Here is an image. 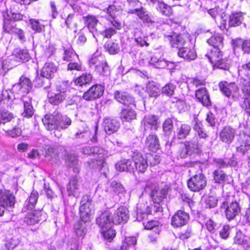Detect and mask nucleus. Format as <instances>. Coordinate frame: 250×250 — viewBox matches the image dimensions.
<instances>
[{
  "label": "nucleus",
  "mask_w": 250,
  "mask_h": 250,
  "mask_svg": "<svg viewBox=\"0 0 250 250\" xmlns=\"http://www.w3.org/2000/svg\"><path fill=\"white\" fill-rule=\"evenodd\" d=\"M112 190L117 194L119 197L124 196L125 191L123 186L119 182L114 181L111 182L110 185Z\"/></svg>",
  "instance_id": "obj_48"
},
{
  "label": "nucleus",
  "mask_w": 250,
  "mask_h": 250,
  "mask_svg": "<svg viewBox=\"0 0 250 250\" xmlns=\"http://www.w3.org/2000/svg\"><path fill=\"white\" fill-rule=\"evenodd\" d=\"M178 56L187 60H194L196 58V53L193 48L181 47L178 52Z\"/></svg>",
  "instance_id": "obj_28"
},
{
  "label": "nucleus",
  "mask_w": 250,
  "mask_h": 250,
  "mask_svg": "<svg viewBox=\"0 0 250 250\" xmlns=\"http://www.w3.org/2000/svg\"><path fill=\"white\" fill-rule=\"evenodd\" d=\"M78 56L71 47L64 49L63 60L67 62L73 61L78 59Z\"/></svg>",
  "instance_id": "obj_52"
},
{
  "label": "nucleus",
  "mask_w": 250,
  "mask_h": 250,
  "mask_svg": "<svg viewBox=\"0 0 250 250\" xmlns=\"http://www.w3.org/2000/svg\"><path fill=\"white\" fill-rule=\"evenodd\" d=\"M104 87L101 84H95L85 92L83 98L87 101H92L101 97L104 93Z\"/></svg>",
  "instance_id": "obj_15"
},
{
  "label": "nucleus",
  "mask_w": 250,
  "mask_h": 250,
  "mask_svg": "<svg viewBox=\"0 0 250 250\" xmlns=\"http://www.w3.org/2000/svg\"><path fill=\"white\" fill-rule=\"evenodd\" d=\"M65 164L67 167H72L75 173L79 172L78 166V160L77 157L74 154L68 155L65 157Z\"/></svg>",
  "instance_id": "obj_36"
},
{
  "label": "nucleus",
  "mask_w": 250,
  "mask_h": 250,
  "mask_svg": "<svg viewBox=\"0 0 250 250\" xmlns=\"http://www.w3.org/2000/svg\"><path fill=\"white\" fill-rule=\"evenodd\" d=\"M97 223L102 229L112 228L114 224L112 216L108 211L103 212L97 219Z\"/></svg>",
  "instance_id": "obj_18"
},
{
  "label": "nucleus",
  "mask_w": 250,
  "mask_h": 250,
  "mask_svg": "<svg viewBox=\"0 0 250 250\" xmlns=\"http://www.w3.org/2000/svg\"><path fill=\"white\" fill-rule=\"evenodd\" d=\"M104 129L106 133L111 135L116 132L120 127V123L115 120L105 118L103 122Z\"/></svg>",
  "instance_id": "obj_23"
},
{
  "label": "nucleus",
  "mask_w": 250,
  "mask_h": 250,
  "mask_svg": "<svg viewBox=\"0 0 250 250\" xmlns=\"http://www.w3.org/2000/svg\"><path fill=\"white\" fill-rule=\"evenodd\" d=\"M103 234L104 239L109 242L112 240L116 235L115 230L111 228L103 229Z\"/></svg>",
  "instance_id": "obj_61"
},
{
  "label": "nucleus",
  "mask_w": 250,
  "mask_h": 250,
  "mask_svg": "<svg viewBox=\"0 0 250 250\" xmlns=\"http://www.w3.org/2000/svg\"><path fill=\"white\" fill-rule=\"evenodd\" d=\"M67 88L58 87L55 92L48 91L47 97L49 102L53 105H58L63 101L67 97Z\"/></svg>",
  "instance_id": "obj_9"
},
{
  "label": "nucleus",
  "mask_w": 250,
  "mask_h": 250,
  "mask_svg": "<svg viewBox=\"0 0 250 250\" xmlns=\"http://www.w3.org/2000/svg\"><path fill=\"white\" fill-rule=\"evenodd\" d=\"M230 61L227 57H221L212 64L214 67L228 70L230 67Z\"/></svg>",
  "instance_id": "obj_39"
},
{
  "label": "nucleus",
  "mask_w": 250,
  "mask_h": 250,
  "mask_svg": "<svg viewBox=\"0 0 250 250\" xmlns=\"http://www.w3.org/2000/svg\"><path fill=\"white\" fill-rule=\"evenodd\" d=\"M208 43L212 46V48H220L223 47V38L219 34H215L208 40Z\"/></svg>",
  "instance_id": "obj_35"
},
{
  "label": "nucleus",
  "mask_w": 250,
  "mask_h": 250,
  "mask_svg": "<svg viewBox=\"0 0 250 250\" xmlns=\"http://www.w3.org/2000/svg\"><path fill=\"white\" fill-rule=\"evenodd\" d=\"M60 119L58 120L57 128L56 130H61V129H65L71 124V120L66 116H63L59 112Z\"/></svg>",
  "instance_id": "obj_40"
},
{
  "label": "nucleus",
  "mask_w": 250,
  "mask_h": 250,
  "mask_svg": "<svg viewBox=\"0 0 250 250\" xmlns=\"http://www.w3.org/2000/svg\"><path fill=\"white\" fill-rule=\"evenodd\" d=\"M160 146L159 140L156 135L150 134L146 138L145 146L148 150L155 152L160 148Z\"/></svg>",
  "instance_id": "obj_24"
},
{
  "label": "nucleus",
  "mask_w": 250,
  "mask_h": 250,
  "mask_svg": "<svg viewBox=\"0 0 250 250\" xmlns=\"http://www.w3.org/2000/svg\"><path fill=\"white\" fill-rule=\"evenodd\" d=\"M221 49L220 48H211L209 52L206 54V56L212 64L218 59L223 57V53L221 51Z\"/></svg>",
  "instance_id": "obj_34"
},
{
  "label": "nucleus",
  "mask_w": 250,
  "mask_h": 250,
  "mask_svg": "<svg viewBox=\"0 0 250 250\" xmlns=\"http://www.w3.org/2000/svg\"><path fill=\"white\" fill-rule=\"evenodd\" d=\"M197 141V139L195 138L190 141L186 142L181 145L179 154L182 158H186L188 155H191L199 149Z\"/></svg>",
  "instance_id": "obj_12"
},
{
  "label": "nucleus",
  "mask_w": 250,
  "mask_h": 250,
  "mask_svg": "<svg viewBox=\"0 0 250 250\" xmlns=\"http://www.w3.org/2000/svg\"><path fill=\"white\" fill-rule=\"evenodd\" d=\"M115 99L124 104H133L134 103V98L125 92L116 91L115 93Z\"/></svg>",
  "instance_id": "obj_29"
},
{
  "label": "nucleus",
  "mask_w": 250,
  "mask_h": 250,
  "mask_svg": "<svg viewBox=\"0 0 250 250\" xmlns=\"http://www.w3.org/2000/svg\"><path fill=\"white\" fill-rule=\"evenodd\" d=\"M241 210L240 205L237 202H232L227 208L225 213L227 218L231 220L239 214Z\"/></svg>",
  "instance_id": "obj_25"
},
{
  "label": "nucleus",
  "mask_w": 250,
  "mask_h": 250,
  "mask_svg": "<svg viewBox=\"0 0 250 250\" xmlns=\"http://www.w3.org/2000/svg\"><path fill=\"white\" fill-rule=\"evenodd\" d=\"M16 17H3V28L4 30L9 32V26L12 27L13 26L11 24V22L21 20V19H16Z\"/></svg>",
  "instance_id": "obj_62"
},
{
  "label": "nucleus",
  "mask_w": 250,
  "mask_h": 250,
  "mask_svg": "<svg viewBox=\"0 0 250 250\" xmlns=\"http://www.w3.org/2000/svg\"><path fill=\"white\" fill-rule=\"evenodd\" d=\"M105 47L107 51L110 54H116L120 50L118 44L112 42H107L105 45Z\"/></svg>",
  "instance_id": "obj_57"
},
{
  "label": "nucleus",
  "mask_w": 250,
  "mask_h": 250,
  "mask_svg": "<svg viewBox=\"0 0 250 250\" xmlns=\"http://www.w3.org/2000/svg\"><path fill=\"white\" fill-rule=\"evenodd\" d=\"M50 79L41 76L37 77L35 80V85L38 87H43L44 89H47L51 85Z\"/></svg>",
  "instance_id": "obj_50"
},
{
  "label": "nucleus",
  "mask_w": 250,
  "mask_h": 250,
  "mask_svg": "<svg viewBox=\"0 0 250 250\" xmlns=\"http://www.w3.org/2000/svg\"><path fill=\"white\" fill-rule=\"evenodd\" d=\"M219 86L220 91L227 97H229L232 91L236 89V86L234 83L222 82L219 83Z\"/></svg>",
  "instance_id": "obj_30"
},
{
  "label": "nucleus",
  "mask_w": 250,
  "mask_h": 250,
  "mask_svg": "<svg viewBox=\"0 0 250 250\" xmlns=\"http://www.w3.org/2000/svg\"><path fill=\"white\" fill-rule=\"evenodd\" d=\"M10 59V62L15 61L16 65L17 62H27L30 59L28 52L26 49L16 48L14 50L13 54L8 58Z\"/></svg>",
  "instance_id": "obj_17"
},
{
  "label": "nucleus",
  "mask_w": 250,
  "mask_h": 250,
  "mask_svg": "<svg viewBox=\"0 0 250 250\" xmlns=\"http://www.w3.org/2000/svg\"><path fill=\"white\" fill-rule=\"evenodd\" d=\"M112 217L114 224L125 223L129 218L128 210L125 207H120L115 211Z\"/></svg>",
  "instance_id": "obj_20"
},
{
  "label": "nucleus",
  "mask_w": 250,
  "mask_h": 250,
  "mask_svg": "<svg viewBox=\"0 0 250 250\" xmlns=\"http://www.w3.org/2000/svg\"><path fill=\"white\" fill-rule=\"evenodd\" d=\"M176 88V86L175 84L169 83L162 88V93L167 97H171L174 94Z\"/></svg>",
  "instance_id": "obj_55"
},
{
  "label": "nucleus",
  "mask_w": 250,
  "mask_h": 250,
  "mask_svg": "<svg viewBox=\"0 0 250 250\" xmlns=\"http://www.w3.org/2000/svg\"><path fill=\"white\" fill-rule=\"evenodd\" d=\"M120 117L123 121L130 122L136 119V113L134 110L127 107L122 110Z\"/></svg>",
  "instance_id": "obj_33"
},
{
  "label": "nucleus",
  "mask_w": 250,
  "mask_h": 250,
  "mask_svg": "<svg viewBox=\"0 0 250 250\" xmlns=\"http://www.w3.org/2000/svg\"><path fill=\"white\" fill-rule=\"evenodd\" d=\"M38 198L37 191H33L31 193L29 198L25 201V205L28 209H32L34 208Z\"/></svg>",
  "instance_id": "obj_47"
},
{
  "label": "nucleus",
  "mask_w": 250,
  "mask_h": 250,
  "mask_svg": "<svg viewBox=\"0 0 250 250\" xmlns=\"http://www.w3.org/2000/svg\"><path fill=\"white\" fill-rule=\"evenodd\" d=\"M250 61L243 64L238 68V74L240 77V85L244 94L250 97Z\"/></svg>",
  "instance_id": "obj_2"
},
{
  "label": "nucleus",
  "mask_w": 250,
  "mask_h": 250,
  "mask_svg": "<svg viewBox=\"0 0 250 250\" xmlns=\"http://www.w3.org/2000/svg\"><path fill=\"white\" fill-rule=\"evenodd\" d=\"M58 70V66L53 62H47L41 70L40 75L42 77L52 79Z\"/></svg>",
  "instance_id": "obj_21"
},
{
  "label": "nucleus",
  "mask_w": 250,
  "mask_h": 250,
  "mask_svg": "<svg viewBox=\"0 0 250 250\" xmlns=\"http://www.w3.org/2000/svg\"><path fill=\"white\" fill-rule=\"evenodd\" d=\"M187 185L188 188L191 191L194 192L199 191L206 187V177L202 173L195 174L188 180Z\"/></svg>",
  "instance_id": "obj_6"
},
{
  "label": "nucleus",
  "mask_w": 250,
  "mask_h": 250,
  "mask_svg": "<svg viewBox=\"0 0 250 250\" xmlns=\"http://www.w3.org/2000/svg\"><path fill=\"white\" fill-rule=\"evenodd\" d=\"M83 21L90 31L94 35L96 31V26L98 24V20L95 17H83Z\"/></svg>",
  "instance_id": "obj_43"
},
{
  "label": "nucleus",
  "mask_w": 250,
  "mask_h": 250,
  "mask_svg": "<svg viewBox=\"0 0 250 250\" xmlns=\"http://www.w3.org/2000/svg\"><path fill=\"white\" fill-rule=\"evenodd\" d=\"M206 227L210 233H214L219 228L220 225L217 224L211 219H208L206 222Z\"/></svg>",
  "instance_id": "obj_59"
},
{
  "label": "nucleus",
  "mask_w": 250,
  "mask_h": 250,
  "mask_svg": "<svg viewBox=\"0 0 250 250\" xmlns=\"http://www.w3.org/2000/svg\"><path fill=\"white\" fill-rule=\"evenodd\" d=\"M89 66L101 75L107 76L109 74V68L107 62L101 55L94 54L89 61Z\"/></svg>",
  "instance_id": "obj_4"
},
{
  "label": "nucleus",
  "mask_w": 250,
  "mask_h": 250,
  "mask_svg": "<svg viewBox=\"0 0 250 250\" xmlns=\"http://www.w3.org/2000/svg\"><path fill=\"white\" fill-rule=\"evenodd\" d=\"M92 79V76L91 74L85 73L77 78L75 80V83L76 85L82 86L90 83Z\"/></svg>",
  "instance_id": "obj_53"
},
{
  "label": "nucleus",
  "mask_w": 250,
  "mask_h": 250,
  "mask_svg": "<svg viewBox=\"0 0 250 250\" xmlns=\"http://www.w3.org/2000/svg\"><path fill=\"white\" fill-rule=\"evenodd\" d=\"M218 200L214 196H208L205 200L206 208H212L216 206Z\"/></svg>",
  "instance_id": "obj_64"
},
{
  "label": "nucleus",
  "mask_w": 250,
  "mask_h": 250,
  "mask_svg": "<svg viewBox=\"0 0 250 250\" xmlns=\"http://www.w3.org/2000/svg\"><path fill=\"white\" fill-rule=\"evenodd\" d=\"M79 188V185L78 184V180L76 178L71 179L67 186V190L69 196L73 195L76 196L77 191Z\"/></svg>",
  "instance_id": "obj_41"
},
{
  "label": "nucleus",
  "mask_w": 250,
  "mask_h": 250,
  "mask_svg": "<svg viewBox=\"0 0 250 250\" xmlns=\"http://www.w3.org/2000/svg\"><path fill=\"white\" fill-rule=\"evenodd\" d=\"M147 158L148 163L151 166H154L159 164L160 162V157L157 155H153L151 154H147L146 155Z\"/></svg>",
  "instance_id": "obj_63"
},
{
  "label": "nucleus",
  "mask_w": 250,
  "mask_h": 250,
  "mask_svg": "<svg viewBox=\"0 0 250 250\" xmlns=\"http://www.w3.org/2000/svg\"><path fill=\"white\" fill-rule=\"evenodd\" d=\"M132 160L136 170L138 172L144 173L148 166L146 155H143L140 153H134Z\"/></svg>",
  "instance_id": "obj_16"
},
{
  "label": "nucleus",
  "mask_w": 250,
  "mask_h": 250,
  "mask_svg": "<svg viewBox=\"0 0 250 250\" xmlns=\"http://www.w3.org/2000/svg\"><path fill=\"white\" fill-rule=\"evenodd\" d=\"M19 120L17 118L14 119L11 122L12 129H8V134L12 137H16L21 135V130L17 127Z\"/></svg>",
  "instance_id": "obj_45"
},
{
  "label": "nucleus",
  "mask_w": 250,
  "mask_h": 250,
  "mask_svg": "<svg viewBox=\"0 0 250 250\" xmlns=\"http://www.w3.org/2000/svg\"><path fill=\"white\" fill-rule=\"evenodd\" d=\"M165 38H167L169 41L172 47H176L179 49L183 47L185 45L186 41L182 35H178L174 32H172L170 34L165 35Z\"/></svg>",
  "instance_id": "obj_22"
},
{
  "label": "nucleus",
  "mask_w": 250,
  "mask_h": 250,
  "mask_svg": "<svg viewBox=\"0 0 250 250\" xmlns=\"http://www.w3.org/2000/svg\"><path fill=\"white\" fill-rule=\"evenodd\" d=\"M32 99L31 98L24 97L22 98L24 110L21 113L23 117L27 118L31 117L34 113V110L31 104Z\"/></svg>",
  "instance_id": "obj_27"
},
{
  "label": "nucleus",
  "mask_w": 250,
  "mask_h": 250,
  "mask_svg": "<svg viewBox=\"0 0 250 250\" xmlns=\"http://www.w3.org/2000/svg\"><path fill=\"white\" fill-rule=\"evenodd\" d=\"M235 135V130L229 126H226L220 131L219 138L222 142L229 145L233 141Z\"/></svg>",
  "instance_id": "obj_19"
},
{
  "label": "nucleus",
  "mask_w": 250,
  "mask_h": 250,
  "mask_svg": "<svg viewBox=\"0 0 250 250\" xmlns=\"http://www.w3.org/2000/svg\"><path fill=\"white\" fill-rule=\"evenodd\" d=\"M97 128V126H96L95 134L93 136L91 137L92 134L88 127L86 125L83 124V125L81 127L78 128L77 131L74 135L75 138L82 139L84 141H87L88 139H90L92 142H96L97 139L96 134Z\"/></svg>",
  "instance_id": "obj_13"
},
{
  "label": "nucleus",
  "mask_w": 250,
  "mask_h": 250,
  "mask_svg": "<svg viewBox=\"0 0 250 250\" xmlns=\"http://www.w3.org/2000/svg\"><path fill=\"white\" fill-rule=\"evenodd\" d=\"M145 228L146 229L152 230L155 233L159 234L162 228V225L156 220H150L146 224L144 223Z\"/></svg>",
  "instance_id": "obj_44"
},
{
  "label": "nucleus",
  "mask_w": 250,
  "mask_h": 250,
  "mask_svg": "<svg viewBox=\"0 0 250 250\" xmlns=\"http://www.w3.org/2000/svg\"><path fill=\"white\" fill-rule=\"evenodd\" d=\"M189 219V214L186 212L179 210L177 211L171 219V224L175 228L185 225Z\"/></svg>",
  "instance_id": "obj_14"
},
{
  "label": "nucleus",
  "mask_w": 250,
  "mask_h": 250,
  "mask_svg": "<svg viewBox=\"0 0 250 250\" xmlns=\"http://www.w3.org/2000/svg\"><path fill=\"white\" fill-rule=\"evenodd\" d=\"M60 117L59 112L57 110L54 111L52 114H46L42 119L46 129L49 131L56 130Z\"/></svg>",
  "instance_id": "obj_11"
},
{
  "label": "nucleus",
  "mask_w": 250,
  "mask_h": 250,
  "mask_svg": "<svg viewBox=\"0 0 250 250\" xmlns=\"http://www.w3.org/2000/svg\"><path fill=\"white\" fill-rule=\"evenodd\" d=\"M150 63L156 68H167L168 67L169 64H172L166 60H158L156 57H152Z\"/></svg>",
  "instance_id": "obj_49"
},
{
  "label": "nucleus",
  "mask_w": 250,
  "mask_h": 250,
  "mask_svg": "<svg viewBox=\"0 0 250 250\" xmlns=\"http://www.w3.org/2000/svg\"><path fill=\"white\" fill-rule=\"evenodd\" d=\"M160 121L159 117L153 114L146 115L141 122V127L145 131L149 130H156L159 127Z\"/></svg>",
  "instance_id": "obj_10"
},
{
  "label": "nucleus",
  "mask_w": 250,
  "mask_h": 250,
  "mask_svg": "<svg viewBox=\"0 0 250 250\" xmlns=\"http://www.w3.org/2000/svg\"><path fill=\"white\" fill-rule=\"evenodd\" d=\"M41 213L39 211H29L24 218V222L28 225H33L38 223L41 219Z\"/></svg>",
  "instance_id": "obj_31"
},
{
  "label": "nucleus",
  "mask_w": 250,
  "mask_h": 250,
  "mask_svg": "<svg viewBox=\"0 0 250 250\" xmlns=\"http://www.w3.org/2000/svg\"><path fill=\"white\" fill-rule=\"evenodd\" d=\"M32 88V83L31 80L24 76H21L19 79V83L13 85L12 92L13 94L24 97V95L28 94Z\"/></svg>",
  "instance_id": "obj_5"
},
{
  "label": "nucleus",
  "mask_w": 250,
  "mask_h": 250,
  "mask_svg": "<svg viewBox=\"0 0 250 250\" xmlns=\"http://www.w3.org/2000/svg\"><path fill=\"white\" fill-rule=\"evenodd\" d=\"M207 137V135L206 133L205 132L203 128H202L197 132H196L194 137L192 139H194L195 138L197 139L198 147L199 148L204 143L203 140H204Z\"/></svg>",
  "instance_id": "obj_56"
},
{
  "label": "nucleus",
  "mask_w": 250,
  "mask_h": 250,
  "mask_svg": "<svg viewBox=\"0 0 250 250\" xmlns=\"http://www.w3.org/2000/svg\"><path fill=\"white\" fill-rule=\"evenodd\" d=\"M195 96L203 105L208 106L210 104L209 96L206 88L202 87L197 89L196 91Z\"/></svg>",
  "instance_id": "obj_26"
},
{
  "label": "nucleus",
  "mask_w": 250,
  "mask_h": 250,
  "mask_svg": "<svg viewBox=\"0 0 250 250\" xmlns=\"http://www.w3.org/2000/svg\"><path fill=\"white\" fill-rule=\"evenodd\" d=\"M85 222L79 221L76 222L74 226L76 235L78 237H83L85 234Z\"/></svg>",
  "instance_id": "obj_54"
},
{
  "label": "nucleus",
  "mask_w": 250,
  "mask_h": 250,
  "mask_svg": "<svg viewBox=\"0 0 250 250\" xmlns=\"http://www.w3.org/2000/svg\"><path fill=\"white\" fill-rule=\"evenodd\" d=\"M213 179L215 183L222 184L228 179V176L221 170H215L213 172Z\"/></svg>",
  "instance_id": "obj_46"
},
{
  "label": "nucleus",
  "mask_w": 250,
  "mask_h": 250,
  "mask_svg": "<svg viewBox=\"0 0 250 250\" xmlns=\"http://www.w3.org/2000/svg\"><path fill=\"white\" fill-rule=\"evenodd\" d=\"M168 188L167 186L156 187L150 182H148L145 188V190L151 191L150 197L152 201L154 203V205L151 206L150 210H148L147 213L141 212L139 210L137 212L136 219L138 221H141L145 218L147 214H152L153 212H161L163 211V208L161 203L166 198L168 192Z\"/></svg>",
  "instance_id": "obj_1"
},
{
  "label": "nucleus",
  "mask_w": 250,
  "mask_h": 250,
  "mask_svg": "<svg viewBox=\"0 0 250 250\" xmlns=\"http://www.w3.org/2000/svg\"><path fill=\"white\" fill-rule=\"evenodd\" d=\"M15 61L10 62V59L8 58L4 60H0V75H4L7 71L16 66Z\"/></svg>",
  "instance_id": "obj_37"
},
{
  "label": "nucleus",
  "mask_w": 250,
  "mask_h": 250,
  "mask_svg": "<svg viewBox=\"0 0 250 250\" xmlns=\"http://www.w3.org/2000/svg\"><path fill=\"white\" fill-rule=\"evenodd\" d=\"M237 152L245 154L250 149V136L240 131L235 144Z\"/></svg>",
  "instance_id": "obj_8"
},
{
  "label": "nucleus",
  "mask_w": 250,
  "mask_h": 250,
  "mask_svg": "<svg viewBox=\"0 0 250 250\" xmlns=\"http://www.w3.org/2000/svg\"><path fill=\"white\" fill-rule=\"evenodd\" d=\"M15 203V197L9 191H0V216L3 215L5 210L12 207Z\"/></svg>",
  "instance_id": "obj_7"
},
{
  "label": "nucleus",
  "mask_w": 250,
  "mask_h": 250,
  "mask_svg": "<svg viewBox=\"0 0 250 250\" xmlns=\"http://www.w3.org/2000/svg\"><path fill=\"white\" fill-rule=\"evenodd\" d=\"M93 206L90 196L85 195L82 197L79 208L80 218L82 222L90 221L93 215Z\"/></svg>",
  "instance_id": "obj_3"
},
{
  "label": "nucleus",
  "mask_w": 250,
  "mask_h": 250,
  "mask_svg": "<svg viewBox=\"0 0 250 250\" xmlns=\"http://www.w3.org/2000/svg\"><path fill=\"white\" fill-rule=\"evenodd\" d=\"M191 130L190 126L187 124H182L177 129V137L178 139H184L189 134Z\"/></svg>",
  "instance_id": "obj_42"
},
{
  "label": "nucleus",
  "mask_w": 250,
  "mask_h": 250,
  "mask_svg": "<svg viewBox=\"0 0 250 250\" xmlns=\"http://www.w3.org/2000/svg\"><path fill=\"white\" fill-rule=\"evenodd\" d=\"M12 114L6 110L0 111V124H4L7 122H12L14 119Z\"/></svg>",
  "instance_id": "obj_51"
},
{
  "label": "nucleus",
  "mask_w": 250,
  "mask_h": 250,
  "mask_svg": "<svg viewBox=\"0 0 250 250\" xmlns=\"http://www.w3.org/2000/svg\"><path fill=\"white\" fill-rule=\"evenodd\" d=\"M158 9L165 16H170L172 14L171 7L163 2H159Z\"/></svg>",
  "instance_id": "obj_58"
},
{
  "label": "nucleus",
  "mask_w": 250,
  "mask_h": 250,
  "mask_svg": "<svg viewBox=\"0 0 250 250\" xmlns=\"http://www.w3.org/2000/svg\"><path fill=\"white\" fill-rule=\"evenodd\" d=\"M146 91L149 97L156 98L160 94V90L154 82H149L146 85Z\"/></svg>",
  "instance_id": "obj_38"
},
{
  "label": "nucleus",
  "mask_w": 250,
  "mask_h": 250,
  "mask_svg": "<svg viewBox=\"0 0 250 250\" xmlns=\"http://www.w3.org/2000/svg\"><path fill=\"white\" fill-rule=\"evenodd\" d=\"M117 170L120 171H132L134 170V166L132 162L128 159H124L120 161L116 164Z\"/></svg>",
  "instance_id": "obj_32"
},
{
  "label": "nucleus",
  "mask_w": 250,
  "mask_h": 250,
  "mask_svg": "<svg viewBox=\"0 0 250 250\" xmlns=\"http://www.w3.org/2000/svg\"><path fill=\"white\" fill-rule=\"evenodd\" d=\"M81 67L82 64L79 60L78 57L77 60L69 62V63L67 65V70L70 71H79L81 70Z\"/></svg>",
  "instance_id": "obj_60"
}]
</instances>
